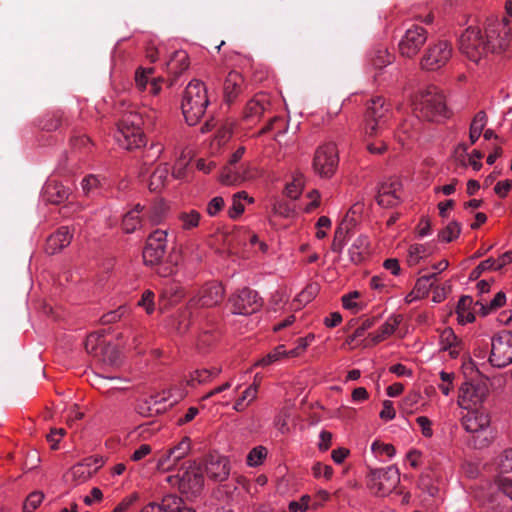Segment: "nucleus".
<instances>
[{
    "label": "nucleus",
    "mask_w": 512,
    "mask_h": 512,
    "mask_svg": "<svg viewBox=\"0 0 512 512\" xmlns=\"http://www.w3.org/2000/svg\"><path fill=\"white\" fill-rule=\"evenodd\" d=\"M44 495L40 491L30 493L23 506V512H33L43 501Z\"/></svg>",
    "instance_id": "51"
},
{
    "label": "nucleus",
    "mask_w": 512,
    "mask_h": 512,
    "mask_svg": "<svg viewBox=\"0 0 512 512\" xmlns=\"http://www.w3.org/2000/svg\"><path fill=\"white\" fill-rule=\"evenodd\" d=\"M153 73V68H139L135 73L136 86L140 90L145 89L148 84V80Z\"/></svg>",
    "instance_id": "54"
},
{
    "label": "nucleus",
    "mask_w": 512,
    "mask_h": 512,
    "mask_svg": "<svg viewBox=\"0 0 512 512\" xmlns=\"http://www.w3.org/2000/svg\"><path fill=\"white\" fill-rule=\"evenodd\" d=\"M431 254V251L424 244H414L409 247L407 262L410 266L418 264L420 259Z\"/></svg>",
    "instance_id": "41"
},
{
    "label": "nucleus",
    "mask_w": 512,
    "mask_h": 512,
    "mask_svg": "<svg viewBox=\"0 0 512 512\" xmlns=\"http://www.w3.org/2000/svg\"><path fill=\"white\" fill-rule=\"evenodd\" d=\"M190 448V438L184 437L175 447L171 448L165 455L159 458L157 469L160 471L171 470L177 462L189 453Z\"/></svg>",
    "instance_id": "19"
},
{
    "label": "nucleus",
    "mask_w": 512,
    "mask_h": 512,
    "mask_svg": "<svg viewBox=\"0 0 512 512\" xmlns=\"http://www.w3.org/2000/svg\"><path fill=\"white\" fill-rule=\"evenodd\" d=\"M488 395V388L484 383H464L459 390L460 405L468 408L470 404L482 403Z\"/></svg>",
    "instance_id": "20"
},
{
    "label": "nucleus",
    "mask_w": 512,
    "mask_h": 512,
    "mask_svg": "<svg viewBox=\"0 0 512 512\" xmlns=\"http://www.w3.org/2000/svg\"><path fill=\"white\" fill-rule=\"evenodd\" d=\"M371 450L375 454H386L390 458L393 457L396 452L392 444H385L380 441H374L371 445Z\"/></svg>",
    "instance_id": "56"
},
{
    "label": "nucleus",
    "mask_w": 512,
    "mask_h": 512,
    "mask_svg": "<svg viewBox=\"0 0 512 512\" xmlns=\"http://www.w3.org/2000/svg\"><path fill=\"white\" fill-rule=\"evenodd\" d=\"M70 194L71 188L55 179H49L42 189L43 200L54 205H59L68 200Z\"/></svg>",
    "instance_id": "22"
},
{
    "label": "nucleus",
    "mask_w": 512,
    "mask_h": 512,
    "mask_svg": "<svg viewBox=\"0 0 512 512\" xmlns=\"http://www.w3.org/2000/svg\"><path fill=\"white\" fill-rule=\"evenodd\" d=\"M105 185V178L90 174L83 178L81 182L82 191L87 197H95L101 194Z\"/></svg>",
    "instance_id": "28"
},
{
    "label": "nucleus",
    "mask_w": 512,
    "mask_h": 512,
    "mask_svg": "<svg viewBox=\"0 0 512 512\" xmlns=\"http://www.w3.org/2000/svg\"><path fill=\"white\" fill-rule=\"evenodd\" d=\"M142 118L137 113H129L120 121L115 138L119 145L127 150L145 145V136L141 130Z\"/></svg>",
    "instance_id": "4"
},
{
    "label": "nucleus",
    "mask_w": 512,
    "mask_h": 512,
    "mask_svg": "<svg viewBox=\"0 0 512 512\" xmlns=\"http://www.w3.org/2000/svg\"><path fill=\"white\" fill-rule=\"evenodd\" d=\"M419 487L427 492L430 496H436L438 493V487L433 484L431 472H423L418 481Z\"/></svg>",
    "instance_id": "49"
},
{
    "label": "nucleus",
    "mask_w": 512,
    "mask_h": 512,
    "mask_svg": "<svg viewBox=\"0 0 512 512\" xmlns=\"http://www.w3.org/2000/svg\"><path fill=\"white\" fill-rule=\"evenodd\" d=\"M339 164L338 150L333 142L319 146L314 154L313 169L322 178L334 175Z\"/></svg>",
    "instance_id": "7"
},
{
    "label": "nucleus",
    "mask_w": 512,
    "mask_h": 512,
    "mask_svg": "<svg viewBox=\"0 0 512 512\" xmlns=\"http://www.w3.org/2000/svg\"><path fill=\"white\" fill-rule=\"evenodd\" d=\"M169 175L167 164L159 165L151 175L149 188L151 191H159L166 183Z\"/></svg>",
    "instance_id": "35"
},
{
    "label": "nucleus",
    "mask_w": 512,
    "mask_h": 512,
    "mask_svg": "<svg viewBox=\"0 0 512 512\" xmlns=\"http://www.w3.org/2000/svg\"><path fill=\"white\" fill-rule=\"evenodd\" d=\"M234 165H227L223 168L219 180L225 185H235L241 181V176L233 168Z\"/></svg>",
    "instance_id": "47"
},
{
    "label": "nucleus",
    "mask_w": 512,
    "mask_h": 512,
    "mask_svg": "<svg viewBox=\"0 0 512 512\" xmlns=\"http://www.w3.org/2000/svg\"><path fill=\"white\" fill-rule=\"evenodd\" d=\"M144 207H142L140 204H137L134 206L133 209L128 211L122 221V228L125 233H133L136 231L138 227H140L142 216L141 212L143 211Z\"/></svg>",
    "instance_id": "29"
},
{
    "label": "nucleus",
    "mask_w": 512,
    "mask_h": 512,
    "mask_svg": "<svg viewBox=\"0 0 512 512\" xmlns=\"http://www.w3.org/2000/svg\"><path fill=\"white\" fill-rule=\"evenodd\" d=\"M497 489L512 500V479L500 477L495 481Z\"/></svg>",
    "instance_id": "62"
},
{
    "label": "nucleus",
    "mask_w": 512,
    "mask_h": 512,
    "mask_svg": "<svg viewBox=\"0 0 512 512\" xmlns=\"http://www.w3.org/2000/svg\"><path fill=\"white\" fill-rule=\"evenodd\" d=\"M369 477L372 488L381 495L392 492L400 482V472L395 465L370 469Z\"/></svg>",
    "instance_id": "11"
},
{
    "label": "nucleus",
    "mask_w": 512,
    "mask_h": 512,
    "mask_svg": "<svg viewBox=\"0 0 512 512\" xmlns=\"http://www.w3.org/2000/svg\"><path fill=\"white\" fill-rule=\"evenodd\" d=\"M464 429L473 434V446L477 449L490 444L492 433L489 430L490 416L483 410H470L462 418Z\"/></svg>",
    "instance_id": "3"
},
{
    "label": "nucleus",
    "mask_w": 512,
    "mask_h": 512,
    "mask_svg": "<svg viewBox=\"0 0 512 512\" xmlns=\"http://www.w3.org/2000/svg\"><path fill=\"white\" fill-rule=\"evenodd\" d=\"M452 55V47L447 41H439L427 48L421 59L422 69L434 71L444 66Z\"/></svg>",
    "instance_id": "13"
},
{
    "label": "nucleus",
    "mask_w": 512,
    "mask_h": 512,
    "mask_svg": "<svg viewBox=\"0 0 512 512\" xmlns=\"http://www.w3.org/2000/svg\"><path fill=\"white\" fill-rule=\"evenodd\" d=\"M266 455H267L266 448H264L262 446L255 447L249 452V454L247 456V463L249 466L255 467L262 463V461L266 457Z\"/></svg>",
    "instance_id": "52"
},
{
    "label": "nucleus",
    "mask_w": 512,
    "mask_h": 512,
    "mask_svg": "<svg viewBox=\"0 0 512 512\" xmlns=\"http://www.w3.org/2000/svg\"><path fill=\"white\" fill-rule=\"evenodd\" d=\"M360 293L358 291H353L349 294H346L342 297V304L345 309L355 310V312L361 310L362 308L359 306L354 299L358 298Z\"/></svg>",
    "instance_id": "59"
},
{
    "label": "nucleus",
    "mask_w": 512,
    "mask_h": 512,
    "mask_svg": "<svg viewBox=\"0 0 512 512\" xmlns=\"http://www.w3.org/2000/svg\"><path fill=\"white\" fill-rule=\"evenodd\" d=\"M427 41V31L421 27L414 25L407 29L399 42V52L407 58L414 57Z\"/></svg>",
    "instance_id": "16"
},
{
    "label": "nucleus",
    "mask_w": 512,
    "mask_h": 512,
    "mask_svg": "<svg viewBox=\"0 0 512 512\" xmlns=\"http://www.w3.org/2000/svg\"><path fill=\"white\" fill-rule=\"evenodd\" d=\"M72 239V235L68 227L59 228L54 234L50 235L46 241L45 250L48 254H55L67 247Z\"/></svg>",
    "instance_id": "23"
},
{
    "label": "nucleus",
    "mask_w": 512,
    "mask_h": 512,
    "mask_svg": "<svg viewBox=\"0 0 512 512\" xmlns=\"http://www.w3.org/2000/svg\"><path fill=\"white\" fill-rule=\"evenodd\" d=\"M402 321L401 315H394L391 316L375 333H370L369 336L371 337L372 341L374 343H379L388 336L392 335L400 322Z\"/></svg>",
    "instance_id": "27"
},
{
    "label": "nucleus",
    "mask_w": 512,
    "mask_h": 512,
    "mask_svg": "<svg viewBox=\"0 0 512 512\" xmlns=\"http://www.w3.org/2000/svg\"><path fill=\"white\" fill-rule=\"evenodd\" d=\"M137 410L141 415L150 417L154 414H158L161 408L158 407V401L155 400L154 397H150L140 402L137 406Z\"/></svg>",
    "instance_id": "46"
},
{
    "label": "nucleus",
    "mask_w": 512,
    "mask_h": 512,
    "mask_svg": "<svg viewBox=\"0 0 512 512\" xmlns=\"http://www.w3.org/2000/svg\"><path fill=\"white\" fill-rule=\"evenodd\" d=\"M257 397V385L252 384L245 389L242 396L234 404L236 411H243L245 407Z\"/></svg>",
    "instance_id": "42"
},
{
    "label": "nucleus",
    "mask_w": 512,
    "mask_h": 512,
    "mask_svg": "<svg viewBox=\"0 0 512 512\" xmlns=\"http://www.w3.org/2000/svg\"><path fill=\"white\" fill-rule=\"evenodd\" d=\"M459 49L471 61L478 63L491 52L479 27H468L460 36Z\"/></svg>",
    "instance_id": "6"
},
{
    "label": "nucleus",
    "mask_w": 512,
    "mask_h": 512,
    "mask_svg": "<svg viewBox=\"0 0 512 512\" xmlns=\"http://www.w3.org/2000/svg\"><path fill=\"white\" fill-rule=\"evenodd\" d=\"M267 105H269L266 96L260 95L256 98L250 100L247 103L245 117L246 118H254L260 117L266 110Z\"/></svg>",
    "instance_id": "32"
},
{
    "label": "nucleus",
    "mask_w": 512,
    "mask_h": 512,
    "mask_svg": "<svg viewBox=\"0 0 512 512\" xmlns=\"http://www.w3.org/2000/svg\"><path fill=\"white\" fill-rule=\"evenodd\" d=\"M242 83L243 78L238 72L231 71L228 73L224 81V96L228 103L232 102L240 93Z\"/></svg>",
    "instance_id": "24"
},
{
    "label": "nucleus",
    "mask_w": 512,
    "mask_h": 512,
    "mask_svg": "<svg viewBox=\"0 0 512 512\" xmlns=\"http://www.w3.org/2000/svg\"><path fill=\"white\" fill-rule=\"evenodd\" d=\"M183 500L176 494H167L158 502L160 512H176L182 507Z\"/></svg>",
    "instance_id": "37"
},
{
    "label": "nucleus",
    "mask_w": 512,
    "mask_h": 512,
    "mask_svg": "<svg viewBox=\"0 0 512 512\" xmlns=\"http://www.w3.org/2000/svg\"><path fill=\"white\" fill-rule=\"evenodd\" d=\"M85 349L88 353H94L102 357V360L110 365H115L119 359L118 350L111 344L105 343L101 336L91 334L85 342Z\"/></svg>",
    "instance_id": "17"
},
{
    "label": "nucleus",
    "mask_w": 512,
    "mask_h": 512,
    "mask_svg": "<svg viewBox=\"0 0 512 512\" xmlns=\"http://www.w3.org/2000/svg\"><path fill=\"white\" fill-rule=\"evenodd\" d=\"M460 233L461 224L457 221H452L439 232L438 237L440 240L449 243L456 239Z\"/></svg>",
    "instance_id": "44"
},
{
    "label": "nucleus",
    "mask_w": 512,
    "mask_h": 512,
    "mask_svg": "<svg viewBox=\"0 0 512 512\" xmlns=\"http://www.w3.org/2000/svg\"><path fill=\"white\" fill-rule=\"evenodd\" d=\"M440 342L443 350H448L451 357L456 358L461 347V340L451 328H445L440 335Z\"/></svg>",
    "instance_id": "25"
},
{
    "label": "nucleus",
    "mask_w": 512,
    "mask_h": 512,
    "mask_svg": "<svg viewBox=\"0 0 512 512\" xmlns=\"http://www.w3.org/2000/svg\"><path fill=\"white\" fill-rule=\"evenodd\" d=\"M205 470L215 482L225 481L230 474L229 461L226 457L211 454L206 458Z\"/></svg>",
    "instance_id": "21"
},
{
    "label": "nucleus",
    "mask_w": 512,
    "mask_h": 512,
    "mask_svg": "<svg viewBox=\"0 0 512 512\" xmlns=\"http://www.w3.org/2000/svg\"><path fill=\"white\" fill-rule=\"evenodd\" d=\"M188 59V54L185 51L179 50L173 52L166 64L168 72L175 76L180 75L189 67Z\"/></svg>",
    "instance_id": "26"
},
{
    "label": "nucleus",
    "mask_w": 512,
    "mask_h": 512,
    "mask_svg": "<svg viewBox=\"0 0 512 512\" xmlns=\"http://www.w3.org/2000/svg\"><path fill=\"white\" fill-rule=\"evenodd\" d=\"M394 60V56L390 54L385 47L375 48L370 55V63L376 70H381L387 65L391 64Z\"/></svg>",
    "instance_id": "31"
},
{
    "label": "nucleus",
    "mask_w": 512,
    "mask_h": 512,
    "mask_svg": "<svg viewBox=\"0 0 512 512\" xmlns=\"http://www.w3.org/2000/svg\"><path fill=\"white\" fill-rule=\"evenodd\" d=\"M224 205V199L220 196H217L208 202L206 211L209 216L214 217L224 208Z\"/></svg>",
    "instance_id": "61"
},
{
    "label": "nucleus",
    "mask_w": 512,
    "mask_h": 512,
    "mask_svg": "<svg viewBox=\"0 0 512 512\" xmlns=\"http://www.w3.org/2000/svg\"><path fill=\"white\" fill-rule=\"evenodd\" d=\"M455 375L453 373H448L445 371L440 372V379L442 381L441 384H439V389L444 395H449L451 389H452V382Z\"/></svg>",
    "instance_id": "58"
},
{
    "label": "nucleus",
    "mask_w": 512,
    "mask_h": 512,
    "mask_svg": "<svg viewBox=\"0 0 512 512\" xmlns=\"http://www.w3.org/2000/svg\"><path fill=\"white\" fill-rule=\"evenodd\" d=\"M506 296L505 293L500 291L498 292L489 305H485L482 302L477 301L474 304V309L479 307V312H481L482 316L488 315L490 312L502 307L505 304Z\"/></svg>",
    "instance_id": "38"
},
{
    "label": "nucleus",
    "mask_w": 512,
    "mask_h": 512,
    "mask_svg": "<svg viewBox=\"0 0 512 512\" xmlns=\"http://www.w3.org/2000/svg\"><path fill=\"white\" fill-rule=\"evenodd\" d=\"M487 123V115L484 111H479L473 118L470 131H469V139L471 144H475L476 141L482 134V131Z\"/></svg>",
    "instance_id": "34"
},
{
    "label": "nucleus",
    "mask_w": 512,
    "mask_h": 512,
    "mask_svg": "<svg viewBox=\"0 0 512 512\" xmlns=\"http://www.w3.org/2000/svg\"><path fill=\"white\" fill-rule=\"evenodd\" d=\"M497 261L494 258H488L482 261L471 273V278L477 279L480 275L487 270H495Z\"/></svg>",
    "instance_id": "57"
},
{
    "label": "nucleus",
    "mask_w": 512,
    "mask_h": 512,
    "mask_svg": "<svg viewBox=\"0 0 512 512\" xmlns=\"http://www.w3.org/2000/svg\"><path fill=\"white\" fill-rule=\"evenodd\" d=\"M284 356L286 357V349L284 345H279L277 348L274 349V351L263 357L258 364L261 366H267L276 362L277 360Z\"/></svg>",
    "instance_id": "53"
},
{
    "label": "nucleus",
    "mask_w": 512,
    "mask_h": 512,
    "mask_svg": "<svg viewBox=\"0 0 512 512\" xmlns=\"http://www.w3.org/2000/svg\"><path fill=\"white\" fill-rule=\"evenodd\" d=\"M225 290L221 283L208 282L189 301L190 308H210L223 300Z\"/></svg>",
    "instance_id": "15"
},
{
    "label": "nucleus",
    "mask_w": 512,
    "mask_h": 512,
    "mask_svg": "<svg viewBox=\"0 0 512 512\" xmlns=\"http://www.w3.org/2000/svg\"><path fill=\"white\" fill-rule=\"evenodd\" d=\"M229 302L232 305V312L239 315L256 313L263 305L258 293L247 287L231 295Z\"/></svg>",
    "instance_id": "12"
},
{
    "label": "nucleus",
    "mask_w": 512,
    "mask_h": 512,
    "mask_svg": "<svg viewBox=\"0 0 512 512\" xmlns=\"http://www.w3.org/2000/svg\"><path fill=\"white\" fill-rule=\"evenodd\" d=\"M437 273H431L420 277L415 284L414 291L417 295L415 298H422L428 295L429 290L437 280Z\"/></svg>",
    "instance_id": "36"
},
{
    "label": "nucleus",
    "mask_w": 512,
    "mask_h": 512,
    "mask_svg": "<svg viewBox=\"0 0 512 512\" xmlns=\"http://www.w3.org/2000/svg\"><path fill=\"white\" fill-rule=\"evenodd\" d=\"M369 247V241L366 236H359L351 247L349 248V257L351 262L358 264L364 259V255L367 253Z\"/></svg>",
    "instance_id": "30"
},
{
    "label": "nucleus",
    "mask_w": 512,
    "mask_h": 512,
    "mask_svg": "<svg viewBox=\"0 0 512 512\" xmlns=\"http://www.w3.org/2000/svg\"><path fill=\"white\" fill-rule=\"evenodd\" d=\"M209 104L207 90L203 82L191 81L185 88L181 109L188 125H196Z\"/></svg>",
    "instance_id": "2"
},
{
    "label": "nucleus",
    "mask_w": 512,
    "mask_h": 512,
    "mask_svg": "<svg viewBox=\"0 0 512 512\" xmlns=\"http://www.w3.org/2000/svg\"><path fill=\"white\" fill-rule=\"evenodd\" d=\"M311 501V496L303 495L299 501L290 502L289 510L290 512H305L309 508V503Z\"/></svg>",
    "instance_id": "60"
},
{
    "label": "nucleus",
    "mask_w": 512,
    "mask_h": 512,
    "mask_svg": "<svg viewBox=\"0 0 512 512\" xmlns=\"http://www.w3.org/2000/svg\"><path fill=\"white\" fill-rule=\"evenodd\" d=\"M390 106L380 97L367 102L365 113V134L368 137L381 136L387 128Z\"/></svg>",
    "instance_id": "5"
},
{
    "label": "nucleus",
    "mask_w": 512,
    "mask_h": 512,
    "mask_svg": "<svg viewBox=\"0 0 512 512\" xmlns=\"http://www.w3.org/2000/svg\"><path fill=\"white\" fill-rule=\"evenodd\" d=\"M273 211L275 214L287 218L294 213V208L284 200H277L273 204Z\"/></svg>",
    "instance_id": "55"
},
{
    "label": "nucleus",
    "mask_w": 512,
    "mask_h": 512,
    "mask_svg": "<svg viewBox=\"0 0 512 512\" xmlns=\"http://www.w3.org/2000/svg\"><path fill=\"white\" fill-rule=\"evenodd\" d=\"M495 466L502 473L512 471V448L505 449L497 456Z\"/></svg>",
    "instance_id": "43"
},
{
    "label": "nucleus",
    "mask_w": 512,
    "mask_h": 512,
    "mask_svg": "<svg viewBox=\"0 0 512 512\" xmlns=\"http://www.w3.org/2000/svg\"><path fill=\"white\" fill-rule=\"evenodd\" d=\"M350 226L348 223L342 222L336 228L334 233V239L331 245V250L335 253H341L344 246L347 243V237L350 232Z\"/></svg>",
    "instance_id": "33"
},
{
    "label": "nucleus",
    "mask_w": 512,
    "mask_h": 512,
    "mask_svg": "<svg viewBox=\"0 0 512 512\" xmlns=\"http://www.w3.org/2000/svg\"><path fill=\"white\" fill-rule=\"evenodd\" d=\"M512 28L507 18L489 23L485 29L486 45L492 53L504 50L510 42Z\"/></svg>",
    "instance_id": "9"
},
{
    "label": "nucleus",
    "mask_w": 512,
    "mask_h": 512,
    "mask_svg": "<svg viewBox=\"0 0 512 512\" xmlns=\"http://www.w3.org/2000/svg\"><path fill=\"white\" fill-rule=\"evenodd\" d=\"M243 199H247L249 202H253L252 198H248L246 192L241 191L233 195L232 206L229 208L228 214L232 219L238 218L244 212Z\"/></svg>",
    "instance_id": "39"
},
{
    "label": "nucleus",
    "mask_w": 512,
    "mask_h": 512,
    "mask_svg": "<svg viewBox=\"0 0 512 512\" xmlns=\"http://www.w3.org/2000/svg\"><path fill=\"white\" fill-rule=\"evenodd\" d=\"M138 305L143 307L148 314L154 311V293L150 290H146L138 302Z\"/></svg>",
    "instance_id": "63"
},
{
    "label": "nucleus",
    "mask_w": 512,
    "mask_h": 512,
    "mask_svg": "<svg viewBox=\"0 0 512 512\" xmlns=\"http://www.w3.org/2000/svg\"><path fill=\"white\" fill-rule=\"evenodd\" d=\"M367 137V150L371 154L380 155L387 150V144L384 139H378V136Z\"/></svg>",
    "instance_id": "50"
},
{
    "label": "nucleus",
    "mask_w": 512,
    "mask_h": 512,
    "mask_svg": "<svg viewBox=\"0 0 512 512\" xmlns=\"http://www.w3.org/2000/svg\"><path fill=\"white\" fill-rule=\"evenodd\" d=\"M400 192V181L397 179H389L378 186L376 202L383 208L395 207L401 201Z\"/></svg>",
    "instance_id": "18"
},
{
    "label": "nucleus",
    "mask_w": 512,
    "mask_h": 512,
    "mask_svg": "<svg viewBox=\"0 0 512 512\" xmlns=\"http://www.w3.org/2000/svg\"><path fill=\"white\" fill-rule=\"evenodd\" d=\"M126 311L127 308L125 306H120L117 310L108 312L102 317L103 324H110L118 321L124 316Z\"/></svg>",
    "instance_id": "64"
},
{
    "label": "nucleus",
    "mask_w": 512,
    "mask_h": 512,
    "mask_svg": "<svg viewBox=\"0 0 512 512\" xmlns=\"http://www.w3.org/2000/svg\"><path fill=\"white\" fill-rule=\"evenodd\" d=\"M414 111L419 118L427 121L440 122L450 116L444 95L436 86H428L417 95Z\"/></svg>",
    "instance_id": "1"
},
{
    "label": "nucleus",
    "mask_w": 512,
    "mask_h": 512,
    "mask_svg": "<svg viewBox=\"0 0 512 512\" xmlns=\"http://www.w3.org/2000/svg\"><path fill=\"white\" fill-rule=\"evenodd\" d=\"M178 256L169 255L168 261L158 263L157 273L162 277H169L176 271Z\"/></svg>",
    "instance_id": "48"
},
{
    "label": "nucleus",
    "mask_w": 512,
    "mask_h": 512,
    "mask_svg": "<svg viewBox=\"0 0 512 512\" xmlns=\"http://www.w3.org/2000/svg\"><path fill=\"white\" fill-rule=\"evenodd\" d=\"M218 373L219 370L217 369H214L213 371L208 369L196 370L190 374V378L187 380V384L189 386H195V384L206 383L212 377V375H216Z\"/></svg>",
    "instance_id": "45"
},
{
    "label": "nucleus",
    "mask_w": 512,
    "mask_h": 512,
    "mask_svg": "<svg viewBox=\"0 0 512 512\" xmlns=\"http://www.w3.org/2000/svg\"><path fill=\"white\" fill-rule=\"evenodd\" d=\"M204 477L201 468L195 462L186 461L182 465V473L178 474V485L181 493L197 495L201 492Z\"/></svg>",
    "instance_id": "10"
},
{
    "label": "nucleus",
    "mask_w": 512,
    "mask_h": 512,
    "mask_svg": "<svg viewBox=\"0 0 512 512\" xmlns=\"http://www.w3.org/2000/svg\"><path fill=\"white\" fill-rule=\"evenodd\" d=\"M167 232L155 230L149 235L143 249V260L146 265L154 266L164 258L166 254Z\"/></svg>",
    "instance_id": "14"
},
{
    "label": "nucleus",
    "mask_w": 512,
    "mask_h": 512,
    "mask_svg": "<svg viewBox=\"0 0 512 512\" xmlns=\"http://www.w3.org/2000/svg\"><path fill=\"white\" fill-rule=\"evenodd\" d=\"M489 362L503 368L512 363V332L501 331L492 338Z\"/></svg>",
    "instance_id": "8"
},
{
    "label": "nucleus",
    "mask_w": 512,
    "mask_h": 512,
    "mask_svg": "<svg viewBox=\"0 0 512 512\" xmlns=\"http://www.w3.org/2000/svg\"><path fill=\"white\" fill-rule=\"evenodd\" d=\"M178 219L181 223V228L184 230H191L199 225L201 214L196 210H190L188 212H181L178 215Z\"/></svg>",
    "instance_id": "40"
}]
</instances>
